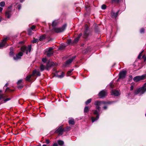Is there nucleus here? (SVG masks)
Instances as JSON below:
<instances>
[{"instance_id":"nucleus-17","label":"nucleus","mask_w":146,"mask_h":146,"mask_svg":"<svg viewBox=\"0 0 146 146\" xmlns=\"http://www.w3.org/2000/svg\"><path fill=\"white\" fill-rule=\"evenodd\" d=\"M82 35V34L81 33H80L79 35L76 38H75L73 42V43L76 44V43L78 41L79 38Z\"/></svg>"},{"instance_id":"nucleus-55","label":"nucleus","mask_w":146,"mask_h":146,"mask_svg":"<svg viewBox=\"0 0 146 146\" xmlns=\"http://www.w3.org/2000/svg\"><path fill=\"white\" fill-rule=\"evenodd\" d=\"M1 17H0V22L1 21Z\"/></svg>"},{"instance_id":"nucleus-11","label":"nucleus","mask_w":146,"mask_h":146,"mask_svg":"<svg viewBox=\"0 0 146 146\" xmlns=\"http://www.w3.org/2000/svg\"><path fill=\"white\" fill-rule=\"evenodd\" d=\"M126 72L125 71H121L119 73V77L117 80V81H119V79L121 78H124L125 76Z\"/></svg>"},{"instance_id":"nucleus-62","label":"nucleus","mask_w":146,"mask_h":146,"mask_svg":"<svg viewBox=\"0 0 146 146\" xmlns=\"http://www.w3.org/2000/svg\"><path fill=\"white\" fill-rule=\"evenodd\" d=\"M145 89H146V86L145 87Z\"/></svg>"},{"instance_id":"nucleus-49","label":"nucleus","mask_w":146,"mask_h":146,"mask_svg":"<svg viewBox=\"0 0 146 146\" xmlns=\"http://www.w3.org/2000/svg\"><path fill=\"white\" fill-rule=\"evenodd\" d=\"M103 108L104 109L106 110L107 109V107L106 106H105L103 107Z\"/></svg>"},{"instance_id":"nucleus-36","label":"nucleus","mask_w":146,"mask_h":146,"mask_svg":"<svg viewBox=\"0 0 146 146\" xmlns=\"http://www.w3.org/2000/svg\"><path fill=\"white\" fill-rule=\"evenodd\" d=\"M110 87L111 88H113V82H111L110 84Z\"/></svg>"},{"instance_id":"nucleus-47","label":"nucleus","mask_w":146,"mask_h":146,"mask_svg":"<svg viewBox=\"0 0 146 146\" xmlns=\"http://www.w3.org/2000/svg\"><path fill=\"white\" fill-rule=\"evenodd\" d=\"M144 60V61H145L146 60V56H143V57Z\"/></svg>"},{"instance_id":"nucleus-40","label":"nucleus","mask_w":146,"mask_h":146,"mask_svg":"<svg viewBox=\"0 0 146 146\" xmlns=\"http://www.w3.org/2000/svg\"><path fill=\"white\" fill-rule=\"evenodd\" d=\"M11 100V99L10 98H7L5 99L4 100V102H6L7 101H8L10 100Z\"/></svg>"},{"instance_id":"nucleus-6","label":"nucleus","mask_w":146,"mask_h":146,"mask_svg":"<svg viewBox=\"0 0 146 146\" xmlns=\"http://www.w3.org/2000/svg\"><path fill=\"white\" fill-rule=\"evenodd\" d=\"M146 77V74L141 76H137L133 78V80L135 82H137L141 80L144 79Z\"/></svg>"},{"instance_id":"nucleus-60","label":"nucleus","mask_w":146,"mask_h":146,"mask_svg":"<svg viewBox=\"0 0 146 146\" xmlns=\"http://www.w3.org/2000/svg\"><path fill=\"white\" fill-rule=\"evenodd\" d=\"M19 88H22V87H20V86L18 87Z\"/></svg>"},{"instance_id":"nucleus-3","label":"nucleus","mask_w":146,"mask_h":146,"mask_svg":"<svg viewBox=\"0 0 146 146\" xmlns=\"http://www.w3.org/2000/svg\"><path fill=\"white\" fill-rule=\"evenodd\" d=\"M31 50V45H28V47L24 46L21 48V50L23 52L26 51V54H28V52H30Z\"/></svg>"},{"instance_id":"nucleus-58","label":"nucleus","mask_w":146,"mask_h":146,"mask_svg":"<svg viewBox=\"0 0 146 146\" xmlns=\"http://www.w3.org/2000/svg\"><path fill=\"white\" fill-rule=\"evenodd\" d=\"M9 90V88H7L6 89V91H7V90Z\"/></svg>"},{"instance_id":"nucleus-45","label":"nucleus","mask_w":146,"mask_h":146,"mask_svg":"<svg viewBox=\"0 0 146 146\" xmlns=\"http://www.w3.org/2000/svg\"><path fill=\"white\" fill-rule=\"evenodd\" d=\"M133 85L131 86L130 88V90L131 91L133 90Z\"/></svg>"},{"instance_id":"nucleus-35","label":"nucleus","mask_w":146,"mask_h":146,"mask_svg":"<svg viewBox=\"0 0 146 146\" xmlns=\"http://www.w3.org/2000/svg\"><path fill=\"white\" fill-rule=\"evenodd\" d=\"M106 6L104 4L101 7V8L103 9H106Z\"/></svg>"},{"instance_id":"nucleus-38","label":"nucleus","mask_w":146,"mask_h":146,"mask_svg":"<svg viewBox=\"0 0 146 146\" xmlns=\"http://www.w3.org/2000/svg\"><path fill=\"white\" fill-rule=\"evenodd\" d=\"M140 32L141 33H143L144 32V29L143 28H141L140 31Z\"/></svg>"},{"instance_id":"nucleus-22","label":"nucleus","mask_w":146,"mask_h":146,"mask_svg":"<svg viewBox=\"0 0 146 146\" xmlns=\"http://www.w3.org/2000/svg\"><path fill=\"white\" fill-rule=\"evenodd\" d=\"M70 125H74L75 124L74 119L73 118H71L68 121Z\"/></svg>"},{"instance_id":"nucleus-4","label":"nucleus","mask_w":146,"mask_h":146,"mask_svg":"<svg viewBox=\"0 0 146 146\" xmlns=\"http://www.w3.org/2000/svg\"><path fill=\"white\" fill-rule=\"evenodd\" d=\"M67 27V24H65L60 27H55V33H60L63 32L65 30Z\"/></svg>"},{"instance_id":"nucleus-26","label":"nucleus","mask_w":146,"mask_h":146,"mask_svg":"<svg viewBox=\"0 0 146 146\" xmlns=\"http://www.w3.org/2000/svg\"><path fill=\"white\" fill-rule=\"evenodd\" d=\"M89 111V109L88 106H86L84 109V112L85 113Z\"/></svg>"},{"instance_id":"nucleus-56","label":"nucleus","mask_w":146,"mask_h":146,"mask_svg":"<svg viewBox=\"0 0 146 146\" xmlns=\"http://www.w3.org/2000/svg\"><path fill=\"white\" fill-rule=\"evenodd\" d=\"M42 146H46V145H45V144H44L42 145Z\"/></svg>"},{"instance_id":"nucleus-48","label":"nucleus","mask_w":146,"mask_h":146,"mask_svg":"<svg viewBox=\"0 0 146 146\" xmlns=\"http://www.w3.org/2000/svg\"><path fill=\"white\" fill-rule=\"evenodd\" d=\"M141 53L138 56V58L139 59H140L141 58Z\"/></svg>"},{"instance_id":"nucleus-33","label":"nucleus","mask_w":146,"mask_h":146,"mask_svg":"<svg viewBox=\"0 0 146 146\" xmlns=\"http://www.w3.org/2000/svg\"><path fill=\"white\" fill-rule=\"evenodd\" d=\"M38 39H35V38H34L32 41V42L33 43H36L38 42Z\"/></svg>"},{"instance_id":"nucleus-57","label":"nucleus","mask_w":146,"mask_h":146,"mask_svg":"<svg viewBox=\"0 0 146 146\" xmlns=\"http://www.w3.org/2000/svg\"><path fill=\"white\" fill-rule=\"evenodd\" d=\"M58 23H57L55 21V25H56V24H57Z\"/></svg>"},{"instance_id":"nucleus-61","label":"nucleus","mask_w":146,"mask_h":146,"mask_svg":"<svg viewBox=\"0 0 146 146\" xmlns=\"http://www.w3.org/2000/svg\"><path fill=\"white\" fill-rule=\"evenodd\" d=\"M20 43H22V42H20Z\"/></svg>"},{"instance_id":"nucleus-7","label":"nucleus","mask_w":146,"mask_h":146,"mask_svg":"<svg viewBox=\"0 0 146 146\" xmlns=\"http://www.w3.org/2000/svg\"><path fill=\"white\" fill-rule=\"evenodd\" d=\"M76 57V56H72V58L68 60L64 64L63 66L65 67L68 66L72 62L73 60L75 59Z\"/></svg>"},{"instance_id":"nucleus-30","label":"nucleus","mask_w":146,"mask_h":146,"mask_svg":"<svg viewBox=\"0 0 146 146\" xmlns=\"http://www.w3.org/2000/svg\"><path fill=\"white\" fill-rule=\"evenodd\" d=\"M92 101V99L90 98L88 100L85 102V104L86 105H88V104L90 103Z\"/></svg>"},{"instance_id":"nucleus-51","label":"nucleus","mask_w":146,"mask_h":146,"mask_svg":"<svg viewBox=\"0 0 146 146\" xmlns=\"http://www.w3.org/2000/svg\"><path fill=\"white\" fill-rule=\"evenodd\" d=\"M3 10L2 8L0 7V12L1 11Z\"/></svg>"},{"instance_id":"nucleus-14","label":"nucleus","mask_w":146,"mask_h":146,"mask_svg":"<svg viewBox=\"0 0 146 146\" xmlns=\"http://www.w3.org/2000/svg\"><path fill=\"white\" fill-rule=\"evenodd\" d=\"M53 54L52 49V48H50L48 51H46V56L48 57H50Z\"/></svg>"},{"instance_id":"nucleus-2","label":"nucleus","mask_w":146,"mask_h":146,"mask_svg":"<svg viewBox=\"0 0 146 146\" xmlns=\"http://www.w3.org/2000/svg\"><path fill=\"white\" fill-rule=\"evenodd\" d=\"M111 104V103L110 102H106L104 101H96L94 103V104L96 106V108L99 111H100V107L99 106L102 104Z\"/></svg>"},{"instance_id":"nucleus-5","label":"nucleus","mask_w":146,"mask_h":146,"mask_svg":"<svg viewBox=\"0 0 146 146\" xmlns=\"http://www.w3.org/2000/svg\"><path fill=\"white\" fill-rule=\"evenodd\" d=\"M62 125L60 126L55 131V133H57L59 135H62L63 132L66 131L67 130L63 128Z\"/></svg>"},{"instance_id":"nucleus-10","label":"nucleus","mask_w":146,"mask_h":146,"mask_svg":"<svg viewBox=\"0 0 146 146\" xmlns=\"http://www.w3.org/2000/svg\"><path fill=\"white\" fill-rule=\"evenodd\" d=\"M36 26L35 25H33L32 27L28 29V34L29 35H32L33 33V31H36L35 30Z\"/></svg>"},{"instance_id":"nucleus-28","label":"nucleus","mask_w":146,"mask_h":146,"mask_svg":"<svg viewBox=\"0 0 146 146\" xmlns=\"http://www.w3.org/2000/svg\"><path fill=\"white\" fill-rule=\"evenodd\" d=\"M45 68V67L42 64L41 65L40 68V70L42 71H43L44 70Z\"/></svg>"},{"instance_id":"nucleus-25","label":"nucleus","mask_w":146,"mask_h":146,"mask_svg":"<svg viewBox=\"0 0 146 146\" xmlns=\"http://www.w3.org/2000/svg\"><path fill=\"white\" fill-rule=\"evenodd\" d=\"M58 144L62 146L64 144V142L63 141L61 140H58L57 141Z\"/></svg>"},{"instance_id":"nucleus-9","label":"nucleus","mask_w":146,"mask_h":146,"mask_svg":"<svg viewBox=\"0 0 146 146\" xmlns=\"http://www.w3.org/2000/svg\"><path fill=\"white\" fill-rule=\"evenodd\" d=\"M11 7V6L9 7L5 13V15L8 18H9L12 14Z\"/></svg>"},{"instance_id":"nucleus-12","label":"nucleus","mask_w":146,"mask_h":146,"mask_svg":"<svg viewBox=\"0 0 146 146\" xmlns=\"http://www.w3.org/2000/svg\"><path fill=\"white\" fill-rule=\"evenodd\" d=\"M91 35V34L90 32L88 31V29L86 28L84 31V38H86Z\"/></svg>"},{"instance_id":"nucleus-13","label":"nucleus","mask_w":146,"mask_h":146,"mask_svg":"<svg viewBox=\"0 0 146 146\" xmlns=\"http://www.w3.org/2000/svg\"><path fill=\"white\" fill-rule=\"evenodd\" d=\"M23 55V53L22 52H20L18 54H16V56L13 57V58L15 60H17L21 58V57Z\"/></svg>"},{"instance_id":"nucleus-31","label":"nucleus","mask_w":146,"mask_h":146,"mask_svg":"<svg viewBox=\"0 0 146 146\" xmlns=\"http://www.w3.org/2000/svg\"><path fill=\"white\" fill-rule=\"evenodd\" d=\"M33 76V74L32 75H30L27 76L26 78V80L27 81L29 80L30 78H31V76Z\"/></svg>"},{"instance_id":"nucleus-24","label":"nucleus","mask_w":146,"mask_h":146,"mask_svg":"<svg viewBox=\"0 0 146 146\" xmlns=\"http://www.w3.org/2000/svg\"><path fill=\"white\" fill-rule=\"evenodd\" d=\"M46 35L45 34H44L40 37L39 40L40 41H42L44 39L46 38Z\"/></svg>"},{"instance_id":"nucleus-19","label":"nucleus","mask_w":146,"mask_h":146,"mask_svg":"<svg viewBox=\"0 0 146 146\" xmlns=\"http://www.w3.org/2000/svg\"><path fill=\"white\" fill-rule=\"evenodd\" d=\"M54 64V62L49 60L47 63L46 67H50L53 66Z\"/></svg>"},{"instance_id":"nucleus-42","label":"nucleus","mask_w":146,"mask_h":146,"mask_svg":"<svg viewBox=\"0 0 146 146\" xmlns=\"http://www.w3.org/2000/svg\"><path fill=\"white\" fill-rule=\"evenodd\" d=\"M22 82V80H19L17 82V83L18 84H19L20 83H21Z\"/></svg>"},{"instance_id":"nucleus-15","label":"nucleus","mask_w":146,"mask_h":146,"mask_svg":"<svg viewBox=\"0 0 146 146\" xmlns=\"http://www.w3.org/2000/svg\"><path fill=\"white\" fill-rule=\"evenodd\" d=\"M107 94L106 92L104 90L101 91L98 94L99 96L102 98L105 96Z\"/></svg>"},{"instance_id":"nucleus-37","label":"nucleus","mask_w":146,"mask_h":146,"mask_svg":"<svg viewBox=\"0 0 146 146\" xmlns=\"http://www.w3.org/2000/svg\"><path fill=\"white\" fill-rule=\"evenodd\" d=\"M52 26L53 27V31H54L55 30L54 29V21H53L52 23Z\"/></svg>"},{"instance_id":"nucleus-34","label":"nucleus","mask_w":146,"mask_h":146,"mask_svg":"<svg viewBox=\"0 0 146 146\" xmlns=\"http://www.w3.org/2000/svg\"><path fill=\"white\" fill-rule=\"evenodd\" d=\"M12 50V48H10V51L9 53V55L10 56H12L13 54V52L12 51H11V50Z\"/></svg>"},{"instance_id":"nucleus-39","label":"nucleus","mask_w":146,"mask_h":146,"mask_svg":"<svg viewBox=\"0 0 146 146\" xmlns=\"http://www.w3.org/2000/svg\"><path fill=\"white\" fill-rule=\"evenodd\" d=\"M42 60L43 62H44V63H45L47 61L46 58H42Z\"/></svg>"},{"instance_id":"nucleus-54","label":"nucleus","mask_w":146,"mask_h":146,"mask_svg":"<svg viewBox=\"0 0 146 146\" xmlns=\"http://www.w3.org/2000/svg\"><path fill=\"white\" fill-rule=\"evenodd\" d=\"M55 146H58V144L57 143H55Z\"/></svg>"},{"instance_id":"nucleus-52","label":"nucleus","mask_w":146,"mask_h":146,"mask_svg":"<svg viewBox=\"0 0 146 146\" xmlns=\"http://www.w3.org/2000/svg\"><path fill=\"white\" fill-rule=\"evenodd\" d=\"M8 85V84L7 83L5 86L4 87H7Z\"/></svg>"},{"instance_id":"nucleus-46","label":"nucleus","mask_w":146,"mask_h":146,"mask_svg":"<svg viewBox=\"0 0 146 146\" xmlns=\"http://www.w3.org/2000/svg\"><path fill=\"white\" fill-rule=\"evenodd\" d=\"M49 140L48 139H46V143L47 144H49Z\"/></svg>"},{"instance_id":"nucleus-16","label":"nucleus","mask_w":146,"mask_h":146,"mask_svg":"<svg viewBox=\"0 0 146 146\" xmlns=\"http://www.w3.org/2000/svg\"><path fill=\"white\" fill-rule=\"evenodd\" d=\"M7 38H4L2 42L0 43V48H1L3 46L5 45L6 44V41L7 40Z\"/></svg>"},{"instance_id":"nucleus-8","label":"nucleus","mask_w":146,"mask_h":146,"mask_svg":"<svg viewBox=\"0 0 146 146\" xmlns=\"http://www.w3.org/2000/svg\"><path fill=\"white\" fill-rule=\"evenodd\" d=\"M99 112L100 111H99L98 110H94V114L96 115V116L95 118L93 117H91L92 121V122H94V121H96L99 119Z\"/></svg>"},{"instance_id":"nucleus-18","label":"nucleus","mask_w":146,"mask_h":146,"mask_svg":"<svg viewBox=\"0 0 146 146\" xmlns=\"http://www.w3.org/2000/svg\"><path fill=\"white\" fill-rule=\"evenodd\" d=\"M119 11H118L116 13L111 12V15L112 17L116 18L118 15Z\"/></svg>"},{"instance_id":"nucleus-29","label":"nucleus","mask_w":146,"mask_h":146,"mask_svg":"<svg viewBox=\"0 0 146 146\" xmlns=\"http://www.w3.org/2000/svg\"><path fill=\"white\" fill-rule=\"evenodd\" d=\"M73 70V69L71 70H70L68 71L67 74V76H70L71 75V72Z\"/></svg>"},{"instance_id":"nucleus-44","label":"nucleus","mask_w":146,"mask_h":146,"mask_svg":"<svg viewBox=\"0 0 146 146\" xmlns=\"http://www.w3.org/2000/svg\"><path fill=\"white\" fill-rule=\"evenodd\" d=\"M71 42L72 41L71 39H69L67 40V42L68 44H70L71 43Z\"/></svg>"},{"instance_id":"nucleus-23","label":"nucleus","mask_w":146,"mask_h":146,"mask_svg":"<svg viewBox=\"0 0 146 146\" xmlns=\"http://www.w3.org/2000/svg\"><path fill=\"white\" fill-rule=\"evenodd\" d=\"M1 92V91L0 90V93ZM7 96L4 94L0 95V100H2L5 99L6 98Z\"/></svg>"},{"instance_id":"nucleus-20","label":"nucleus","mask_w":146,"mask_h":146,"mask_svg":"<svg viewBox=\"0 0 146 146\" xmlns=\"http://www.w3.org/2000/svg\"><path fill=\"white\" fill-rule=\"evenodd\" d=\"M112 94L115 96H118L119 95V93L118 90H112Z\"/></svg>"},{"instance_id":"nucleus-41","label":"nucleus","mask_w":146,"mask_h":146,"mask_svg":"<svg viewBox=\"0 0 146 146\" xmlns=\"http://www.w3.org/2000/svg\"><path fill=\"white\" fill-rule=\"evenodd\" d=\"M112 2H117V3H119V2L120 0H111Z\"/></svg>"},{"instance_id":"nucleus-27","label":"nucleus","mask_w":146,"mask_h":146,"mask_svg":"<svg viewBox=\"0 0 146 146\" xmlns=\"http://www.w3.org/2000/svg\"><path fill=\"white\" fill-rule=\"evenodd\" d=\"M64 73L62 72L61 74L60 75H56L55 74V77H58V78H62L64 77Z\"/></svg>"},{"instance_id":"nucleus-1","label":"nucleus","mask_w":146,"mask_h":146,"mask_svg":"<svg viewBox=\"0 0 146 146\" xmlns=\"http://www.w3.org/2000/svg\"><path fill=\"white\" fill-rule=\"evenodd\" d=\"M146 91V89H145V86H143L136 90L134 91V93L135 95H137L138 94H140V95H141L143 94Z\"/></svg>"},{"instance_id":"nucleus-32","label":"nucleus","mask_w":146,"mask_h":146,"mask_svg":"<svg viewBox=\"0 0 146 146\" xmlns=\"http://www.w3.org/2000/svg\"><path fill=\"white\" fill-rule=\"evenodd\" d=\"M5 3L4 1H2L0 3V6L2 7H3L5 6Z\"/></svg>"},{"instance_id":"nucleus-21","label":"nucleus","mask_w":146,"mask_h":146,"mask_svg":"<svg viewBox=\"0 0 146 146\" xmlns=\"http://www.w3.org/2000/svg\"><path fill=\"white\" fill-rule=\"evenodd\" d=\"M36 74L38 76H40V72L39 71H37L36 70H35L33 71V75H34Z\"/></svg>"},{"instance_id":"nucleus-53","label":"nucleus","mask_w":146,"mask_h":146,"mask_svg":"<svg viewBox=\"0 0 146 146\" xmlns=\"http://www.w3.org/2000/svg\"><path fill=\"white\" fill-rule=\"evenodd\" d=\"M24 0H21L20 1L21 3H22Z\"/></svg>"},{"instance_id":"nucleus-59","label":"nucleus","mask_w":146,"mask_h":146,"mask_svg":"<svg viewBox=\"0 0 146 146\" xmlns=\"http://www.w3.org/2000/svg\"><path fill=\"white\" fill-rule=\"evenodd\" d=\"M53 146H55V143H53Z\"/></svg>"},{"instance_id":"nucleus-50","label":"nucleus","mask_w":146,"mask_h":146,"mask_svg":"<svg viewBox=\"0 0 146 146\" xmlns=\"http://www.w3.org/2000/svg\"><path fill=\"white\" fill-rule=\"evenodd\" d=\"M76 9L77 10H79V11H80V8H79V7H77L76 8Z\"/></svg>"},{"instance_id":"nucleus-43","label":"nucleus","mask_w":146,"mask_h":146,"mask_svg":"<svg viewBox=\"0 0 146 146\" xmlns=\"http://www.w3.org/2000/svg\"><path fill=\"white\" fill-rule=\"evenodd\" d=\"M17 7H18V9L19 10L20 9H21V4L18 5Z\"/></svg>"}]
</instances>
